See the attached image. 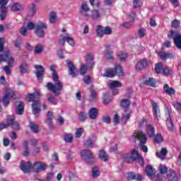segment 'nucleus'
<instances>
[{
    "label": "nucleus",
    "instance_id": "nucleus-12",
    "mask_svg": "<svg viewBox=\"0 0 181 181\" xmlns=\"http://www.w3.org/2000/svg\"><path fill=\"white\" fill-rule=\"evenodd\" d=\"M66 40L67 43L70 45V46H74V40H73V38H71L70 35H69V34H62L59 37V40L60 45H62V46L64 45V43H66Z\"/></svg>",
    "mask_w": 181,
    "mask_h": 181
},
{
    "label": "nucleus",
    "instance_id": "nucleus-13",
    "mask_svg": "<svg viewBox=\"0 0 181 181\" xmlns=\"http://www.w3.org/2000/svg\"><path fill=\"white\" fill-rule=\"evenodd\" d=\"M11 98H16L15 91L12 90L7 91L3 98V104L5 107H7V105H9V100H11Z\"/></svg>",
    "mask_w": 181,
    "mask_h": 181
},
{
    "label": "nucleus",
    "instance_id": "nucleus-51",
    "mask_svg": "<svg viewBox=\"0 0 181 181\" xmlns=\"http://www.w3.org/2000/svg\"><path fill=\"white\" fill-rule=\"evenodd\" d=\"M138 36L140 39L145 37L146 36V30L144 28H140L138 31Z\"/></svg>",
    "mask_w": 181,
    "mask_h": 181
},
{
    "label": "nucleus",
    "instance_id": "nucleus-60",
    "mask_svg": "<svg viewBox=\"0 0 181 181\" xmlns=\"http://www.w3.org/2000/svg\"><path fill=\"white\" fill-rule=\"evenodd\" d=\"M87 73V68L86 67V65L84 64H81V68H80V74L81 76H84Z\"/></svg>",
    "mask_w": 181,
    "mask_h": 181
},
{
    "label": "nucleus",
    "instance_id": "nucleus-44",
    "mask_svg": "<svg viewBox=\"0 0 181 181\" xmlns=\"http://www.w3.org/2000/svg\"><path fill=\"white\" fill-rule=\"evenodd\" d=\"M19 70L21 74H26L28 73V64H21L19 66Z\"/></svg>",
    "mask_w": 181,
    "mask_h": 181
},
{
    "label": "nucleus",
    "instance_id": "nucleus-38",
    "mask_svg": "<svg viewBox=\"0 0 181 181\" xmlns=\"http://www.w3.org/2000/svg\"><path fill=\"white\" fill-rule=\"evenodd\" d=\"M144 84L150 86V87H155L156 86V80L153 78H148L144 81Z\"/></svg>",
    "mask_w": 181,
    "mask_h": 181
},
{
    "label": "nucleus",
    "instance_id": "nucleus-7",
    "mask_svg": "<svg viewBox=\"0 0 181 181\" xmlns=\"http://www.w3.org/2000/svg\"><path fill=\"white\" fill-rule=\"evenodd\" d=\"M10 55L11 52L9 51H6L3 55L0 54V63L1 62H7L8 66L13 67L15 66V58L13 57H9Z\"/></svg>",
    "mask_w": 181,
    "mask_h": 181
},
{
    "label": "nucleus",
    "instance_id": "nucleus-28",
    "mask_svg": "<svg viewBox=\"0 0 181 181\" xmlns=\"http://www.w3.org/2000/svg\"><path fill=\"white\" fill-rule=\"evenodd\" d=\"M156 155L157 158H159V159L163 160L166 158V155H168V150H166L165 148H163L160 152H156Z\"/></svg>",
    "mask_w": 181,
    "mask_h": 181
},
{
    "label": "nucleus",
    "instance_id": "nucleus-55",
    "mask_svg": "<svg viewBox=\"0 0 181 181\" xmlns=\"http://www.w3.org/2000/svg\"><path fill=\"white\" fill-rule=\"evenodd\" d=\"M102 120L105 124H110L111 117H110V115H105L102 117Z\"/></svg>",
    "mask_w": 181,
    "mask_h": 181
},
{
    "label": "nucleus",
    "instance_id": "nucleus-46",
    "mask_svg": "<svg viewBox=\"0 0 181 181\" xmlns=\"http://www.w3.org/2000/svg\"><path fill=\"white\" fill-rule=\"evenodd\" d=\"M54 118V117L53 116V112L48 111L47 113V119L48 125H50L52 124V121H53Z\"/></svg>",
    "mask_w": 181,
    "mask_h": 181
},
{
    "label": "nucleus",
    "instance_id": "nucleus-35",
    "mask_svg": "<svg viewBox=\"0 0 181 181\" xmlns=\"http://www.w3.org/2000/svg\"><path fill=\"white\" fill-rule=\"evenodd\" d=\"M13 117L8 119L7 120V124L0 123V131H2V129H5V128H8L9 125H12L13 124Z\"/></svg>",
    "mask_w": 181,
    "mask_h": 181
},
{
    "label": "nucleus",
    "instance_id": "nucleus-50",
    "mask_svg": "<svg viewBox=\"0 0 181 181\" xmlns=\"http://www.w3.org/2000/svg\"><path fill=\"white\" fill-rule=\"evenodd\" d=\"M90 101H94L95 98H97V93H95V90L93 88H90Z\"/></svg>",
    "mask_w": 181,
    "mask_h": 181
},
{
    "label": "nucleus",
    "instance_id": "nucleus-27",
    "mask_svg": "<svg viewBox=\"0 0 181 181\" xmlns=\"http://www.w3.org/2000/svg\"><path fill=\"white\" fill-rule=\"evenodd\" d=\"M148 66V64L146 59H141L137 63V69L139 70H145Z\"/></svg>",
    "mask_w": 181,
    "mask_h": 181
},
{
    "label": "nucleus",
    "instance_id": "nucleus-40",
    "mask_svg": "<svg viewBox=\"0 0 181 181\" xmlns=\"http://www.w3.org/2000/svg\"><path fill=\"white\" fill-rule=\"evenodd\" d=\"M136 160L138 162V163H139L140 166H141V168H143L145 161L144 160V157H142V156H141V154H139V151H136Z\"/></svg>",
    "mask_w": 181,
    "mask_h": 181
},
{
    "label": "nucleus",
    "instance_id": "nucleus-45",
    "mask_svg": "<svg viewBox=\"0 0 181 181\" xmlns=\"http://www.w3.org/2000/svg\"><path fill=\"white\" fill-rule=\"evenodd\" d=\"M96 33L99 37H103L104 36V27L98 25L96 29Z\"/></svg>",
    "mask_w": 181,
    "mask_h": 181
},
{
    "label": "nucleus",
    "instance_id": "nucleus-26",
    "mask_svg": "<svg viewBox=\"0 0 181 181\" xmlns=\"http://www.w3.org/2000/svg\"><path fill=\"white\" fill-rule=\"evenodd\" d=\"M158 54L163 60H166V59H173V57H175V54L170 52H158Z\"/></svg>",
    "mask_w": 181,
    "mask_h": 181
},
{
    "label": "nucleus",
    "instance_id": "nucleus-25",
    "mask_svg": "<svg viewBox=\"0 0 181 181\" xmlns=\"http://www.w3.org/2000/svg\"><path fill=\"white\" fill-rule=\"evenodd\" d=\"M151 103L154 113L156 114V118L159 120V118H160V109H159V106L156 102L152 101Z\"/></svg>",
    "mask_w": 181,
    "mask_h": 181
},
{
    "label": "nucleus",
    "instance_id": "nucleus-56",
    "mask_svg": "<svg viewBox=\"0 0 181 181\" xmlns=\"http://www.w3.org/2000/svg\"><path fill=\"white\" fill-rule=\"evenodd\" d=\"M65 142H68L69 144H71L73 142V134H66L64 136Z\"/></svg>",
    "mask_w": 181,
    "mask_h": 181
},
{
    "label": "nucleus",
    "instance_id": "nucleus-5",
    "mask_svg": "<svg viewBox=\"0 0 181 181\" xmlns=\"http://www.w3.org/2000/svg\"><path fill=\"white\" fill-rule=\"evenodd\" d=\"M47 29V24L42 22V21H37L35 23V30H34V32L37 36V37L43 38L45 36H46V30Z\"/></svg>",
    "mask_w": 181,
    "mask_h": 181
},
{
    "label": "nucleus",
    "instance_id": "nucleus-36",
    "mask_svg": "<svg viewBox=\"0 0 181 181\" xmlns=\"http://www.w3.org/2000/svg\"><path fill=\"white\" fill-rule=\"evenodd\" d=\"M98 156L101 160H104V162H107L108 160L109 156L107 153L104 150L99 151Z\"/></svg>",
    "mask_w": 181,
    "mask_h": 181
},
{
    "label": "nucleus",
    "instance_id": "nucleus-15",
    "mask_svg": "<svg viewBox=\"0 0 181 181\" xmlns=\"http://www.w3.org/2000/svg\"><path fill=\"white\" fill-rule=\"evenodd\" d=\"M34 68L37 70L35 76L38 81L42 82L43 80V74H45V68L42 65H35Z\"/></svg>",
    "mask_w": 181,
    "mask_h": 181
},
{
    "label": "nucleus",
    "instance_id": "nucleus-48",
    "mask_svg": "<svg viewBox=\"0 0 181 181\" xmlns=\"http://www.w3.org/2000/svg\"><path fill=\"white\" fill-rule=\"evenodd\" d=\"M83 134H84V129L83 128L76 129L75 136L76 138H81V136H83Z\"/></svg>",
    "mask_w": 181,
    "mask_h": 181
},
{
    "label": "nucleus",
    "instance_id": "nucleus-33",
    "mask_svg": "<svg viewBox=\"0 0 181 181\" xmlns=\"http://www.w3.org/2000/svg\"><path fill=\"white\" fill-rule=\"evenodd\" d=\"M36 4H32L31 5H30L28 6V16H30L32 18V16H35V15L36 14Z\"/></svg>",
    "mask_w": 181,
    "mask_h": 181
},
{
    "label": "nucleus",
    "instance_id": "nucleus-42",
    "mask_svg": "<svg viewBox=\"0 0 181 181\" xmlns=\"http://www.w3.org/2000/svg\"><path fill=\"white\" fill-rule=\"evenodd\" d=\"M24 151L23 153V156H29V147L28 146V141H25L23 143Z\"/></svg>",
    "mask_w": 181,
    "mask_h": 181
},
{
    "label": "nucleus",
    "instance_id": "nucleus-34",
    "mask_svg": "<svg viewBox=\"0 0 181 181\" xmlns=\"http://www.w3.org/2000/svg\"><path fill=\"white\" fill-rule=\"evenodd\" d=\"M146 132H147V135L150 138H152V137L155 136V128L153 127L152 125L148 124L147 126Z\"/></svg>",
    "mask_w": 181,
    "mask_h": 181
},
{
    "label": "nucleus",
    "instance_id": "nucleus-20",
    "mask_svg": "<svg viewBox=\"0 0 181 181\" xmlns=\"http://www.w3.org/2000/svg\"><path fill=\"white\" fill-rule=\"evenodd\" d=\"M32 168V163L30 162L21 161V169L24 173H29L30 168Z\"/></svg>",
    "mask_w": 181,
    "mask_h": 181
},
{
    "label": "nucleus",
    "instance_id": "nucleus-63",
    "mask_svg": "<svg viewBox=\"0 0 181 181\" xmlns=\"http://www.w3.org/2000/svg\"><path fill=\"white\" fill-rule=\"evenodd\" d=\"M163 74H165V76H169V74H172L173 71L169 69V67L163 68Z\"/></svg>",
    "mask_w": 181,
    "mask_h": 181
},
{
    "label": "nucleus",
    "instance_id": "nucleus-62",
    "mask_svg": "<svg viewBox=\"0 0 181 181\" xmlns=\"http://www.w3.org/2000/svg\"><path fill=\"white\" fill-rule=\"evenodd\" d=\"M92 19H98L100 18V13L97 10H93L92 11Z\"/></svg>",
    "mask_w": 181,
    "mask_h": 181
},
{
    "label": "nucleus",
    "instance_id": "nucleus-6",
    "mask_svg": "<svg viewBox=\"0 0 181 181\" xmlns=\"http://www.w3.org/2000/svg\"><path fill=\"white\" fill-rule=\"evenodd\" d=\"M122 158L127 163H132L136 160V148H134L130 151L129 154L122 153Z\"/></svg>",
    "mask_w": 181,
    "mask_h": 181
},
{
    "label": "nucleus",
    "instance_id": "nucleus-30",
    "mask_svg": "<svg viewBox=\"0 0 181 181\" xmlns=\"http://www.w3.org/2000/svg\"><path fill=\"white\" fill-rule=\"evenodd\" d=\"M115 74H117V76H118V77L119 78H122V77H124V69H122V66H121V65H117L115 66Z\"/></svg>",
    "mask_w": 181,
    "mask_h": 181
},
{
    "label": "nucleus",
    "instance_id": "nucleus-24",
    "mask_svg": "<svg viewBox=\"0 0 181 181\" xmlns=\"http://www.w3.org/2000/svg\"><path fill=\"white\" fill-rule=\"evenodd\" d=\"M88 117L90 119H97V117H98V109L92 107L88 111Z\"/></svg>",
    "mask_w": 181,
    "mask_h": 181
},
{
    "label": "nucleus",
    "instance_id": "nucleus-17",
    "mask_svg": "<svg viewBox=\"0 0 181 181\" xmlns=\"http://www.w3.org/2000/svg\"><path fill=\"white\" fill-rule=\"evenodd\" d=\"M46 169H47V165L42 161L35 163L33 166L35 172H43V170H46Z\"/></svg>",
    "mask_w": 181,
    "mask_h": 181
},
{
    "label": "nucleus",
    "instance_id": "nucleus-1",
    "mask_svg": "<svg viewBox=\"0 0 181 181\" xmlns=\"http://www.w3.org/2000/svg\"><path fill=\"white\" fill-rule=\"evenodd\" d=\"M40 93L36 92L34 93H28L26 95V100L28 103H33L32 108H33V113L34 115H39L40 114Z\"/></svg>",
    "mask_w": 181,
    "mask_h": 181
},
{
    "label": "nucleus",
    "instance_id": "nucleus-29",
    "mask_svg": "<svg viewBox=\"0 0 181 181\" xmlns=\"http://www.w3.org/2000/svg\"><path fill=\"white\" fill-rule=\"evenodd\" d=\"M24 108L25 103H23V102H19L16 107V114H17V115H22L24 112Z\"/></svg>",
    "mask_w": 181,
    "mask_h": 181
},
{
    "label": "nucleus",
    "instance_id": "nucleus-61",
    "mask_svg": "<svg viewBox=\"0 0 181 181\" xmlns=\"http://www.w3.org/2000/svg\"><path fill=\"white\" fill-rule=\"evenodd\" d=\"M145 124H146V119H145V117H143L139 121V128H144V127H145Z\"/></svg>",
    "mask_w": 181,
    "mask_h": 181
},
{
    "label": "nucleus",
    "instance_id": "nucleus-21",
    "mask_svg": "<svg viewBox=\"0 0 181 181\" xmlns=\"http://www.w3.org/2000/svg\"><path fill=\"white\" fill-rule=\"evenodd\" d=\"M146 173L149 179H153V176H155V173H156V170L151 165H147L146 168Z\"/></svg>",
    "mask_w": 181,
    "mask_h": 181
},
{
    "label": "nucleus",
    "instance_id": "nucleus-9",
    "mask_svg": "<svg viewBox=\"0 0 181 181\" xmlns=\"http://www.w3.org/2000/svg\"><path fill=\"white\" fill-rule=\"evenodd\" d=\"M168 37L173 39L175 46L178 49H181V35H179L177 31H170Z\"/></svg>",
    "mask_w": 181,
    "mask_h": 181
},
{
    "label": "nucleus",
    "instance_id": "nucleus-52",
    "mask_svg": "<svg viewBox=\"0 0 181 181\" xmlns=\"http://www.w3.org/2000/svg\"><path fill=\"white\" fill-rule=\"evenodd\" d=\"M158 169L160 175H165V173L168 172V168L166 167L165 165L160 164Z\"/></svg>",
    "mask_w": 181,
    "mask_h": 181
},
{
    "label": "nucleus",
    "instance_id": "nucleus-39",
    "mask_svg": "<svg viewBox=\"0 0 181 181\" xmlns=\"http://www.w3.org/2000/svg\"><path fill=\"white\" fill-rule=\"evenodd\" d=\"M94 56L91 54H87V64H88V67H93L94 66Z\"/></svg>",
    "mask_w": 181,
    "mask_h": 181
},
{
    "label": "nucleus",
    "instance_id": "nucleus-32",
    "mask_svg": "<svg viewBox=\"0 0 181 181\" xmlns=\"http://www.w3.org/2000/svg\"><path fill=\"white\" fill-rule=\"evenodd\" d=\"M29 127H30V129L34 134H37L39 132V124H37L32 121H30V122H29Z\"/></svg>",
    "mask_w": 181,
    "mask_h": 181
},
{
    "label": "nucleus",
    "instance_id": "nucleus-59",
    "mask_svg": "<svg viewBox=\"0 0 181 181\" xmlns=\"http://www.w3.org/2000/svg\"><path fill=\"white\" fill-rule=\"evenodd\" d=\"M27 29H28V30H33V29L35 30H36V23H33V22H29L27 24Z\"/></svg>",
    "mask_w": 181,
    "mask_h": 181
},
{
    "label": "nucleus",
    "instance_id": "nucleus-22",
    "mask_svg": "<svg viewBox=\"0 0 181 181\" xmlns=\"http://www.w3.org/2000/svg\"><path fill=\"white\" fill-rule=\"evenodd\" d=\"M24 8H25V5L18 2L13 3L11 6V11H13V12L23 11Z\"/></svg>",
    "mask_w": 181,
    "mask_h": 181
},
{
    "label": "nucleus",
    "instance_id": "nucleus-4",
    "mask_svg": "<svg viewBox=\"0 0 181 181\" xmlns=\"http://www.w3.org/2000/svg\"><path fill=\"white\" fill-rule=\"evenodd\" d=\"M129 105H131V100L128 99H122L120 101V107L124 108V112L122 113V118L125 121H128L131 118V114L132 111L129 110Z\"/></svg>",
    "mask_w": 181,
    "mask_h": 181
},
{
    "label": "nucleus",
    "instance_id": "nucleus-41",
    "mask_svg": "<svg viewBox=\"0 0 181 181\" xmlns=\"http://www.w3.org/2000/svg\"><path fill=\"white\" fill-rule=\"evenodd\" d=\"M104 57H105L107 60H112V59H114V54H112V52L106 49L104 52Z\"/></svg>",
    "mask_w": 181,
    "mask_h": 181
},
{
    "label": "nucleus",
    "instance_id": "nucleus-49",
    "mask_svg": "<svg viewBox=\"0 0 181 181\" xmlns=\"http://www.w3.org/2000/svg\"><path fill=\"white\" fill-rule=\"evenodd\" d=\"M100 170L98 169V167H94L92 169V175H93V177H98V176H100Z\"/></svg>",
    "mask_w": 181,
    "mask_h": 181
},
{
    "label": "nucleus",
    "instance_id": "nucleus-47",
    "mask_svg": "<svg viewBox=\"0 0 181 181\" xmlns=\"http://www.w3.org/2000/svg\"><path fill=\"white\" fill-rule=\"evenodd\" d=\"M57 19V17L56 16V13L54 11L51 12L49 15V23H55Z\"/></svg>",
    "mask_w": 181,
    "mask_h": 181
},
{
    "label": "nucleus",
    "instance_id": "nucleus-11",
    "mask_svg": "<svg viewBox=\"0 0 181 181\" xmlns=\"http://www.w3.org/2000/svg\"><path fill=\"white\" fill-rule=\"evenodd\" d=\"M165 117H166L167 128L170 132H173V129H175V124H173V122H172V117H170L169 107H168V106L165 107Z\"/></svg>",
    "mask_w": 181,
    "mask_h": 181
},
{
    "label": "nucleus",
    "instance_id": "nucleus-8",
    "mask_svg": "<svg viewBox=\"0 0 181 181\" xmlns=\"http://www.w3.org/2000/svg\"><path fill=\"white\" fill-rule=\"evenodd\" d=\"M8 0H0V19L1 21H5L6 18V13H8Z\"/></svg>",
    "mask_w": 181,
    "mask_h": 181
},
{
    "label": "nucleus",
    "instance_id": "nucleus-31",
    "mask_svg": "<svg viewBox=\"0 0 181 181\" xmlns=\"http://www.w3.org/2000/svg\"><path fill=\"white\" fill-rule=\"evenodd\" d=\"M167 177H168V180L170 181H178L177 175H176V173L173 170H170L168 174Z\"/></svg>",
    "mask_w": 181,
    "mask_h": 181
},
{
    "label": "nucleus",
    "instance_id": "nucleus-37",
    "mask_svg": "<svg viewBox=\"0 0 181 181\" xmlns=\"http://www.w3.org/2000/svg\"><path fill=\"white\" fill-rule=\"evenodd\" d=\"M164 92L165 94H168V95H172L175 94V89L173 88L169 87V85L165 84L163 87Z\"/></svg>",
    "mask_w": 181,
    "mask_h": 181
},
{
    "label": "nucleus",
    "instance_id": "nucleus-43",
    "mask_svg": "<svg viewBox=\"0 0 181 181\" xmlns=\"http://www.w3.org/2000/svg\"><path fill=\"white\" fill-rule=\"evenodd\" d=\"M117 56L120 62H125V60H127L128 57V54H127V52H119Z\"/></svg>",
    "mask_w": 181,
    "mask_h": 181
},
{
    "label": "nucleus",
    "instance_id": "nucleus-54",
    "mask_svg": "<svg viewBox=\"0 0 181 181\" xmlns=\"http://www.w3.org/2000/svg\"><path fill=\"white\" fill-rule=\"evenodd\" d=\"M78 119L81 122H84V121H86L87 119V114H86L84 112H80L78 114Z\"/></svg>",
    "mask_w": 181,
    "mask_h": 181
},
{
    "label": "nucleus",
    "instance_id": "nucleus-19",
    "mask_svg": "<svg viewBox=\"0 0 181 181\" xmlns=\"http://www.w3.org/2000/svg\"><path fill=\"white\" fill-rule=\"evenodd\" d=\"M130 18L132 20L129 22H126L122 24V26L123 28H125L126 29H129L130 27H132L134 23H135V18H136V14L135 13H132L130 14Z\"/></svg>",
    "mask_w": 181,
    "mask_h": 181
},
{
    "label": "nucleus",
    "instance_id": "nucleus-18",
    "mask_svg": "<svg viewBox=\"0 0 181 181\" xmlns=\"http://www.w3.org/2000/svg\"><path fill=\"white\" fill-rule=\"evenodd\" d=\"M103 77H107V78H112L115 76V69L113 68H107L105 69L102 74Z\"/></svg>",
    "mask_w": 181,
    "mask_h": 181
},
{
    "label": "nucleus",
    "instance_id": "nucleus-10",
    "mask_svg": "<svg viewBox=\"0 0 181 181\" xmlns=\"http://www.w3.org/2000/svg\"><path fill=\"white\" fill-rule=\"evenodd\" d=\"M82 159L87 163H93L94 162V157H93V152L90 150H83L81 152Z\"/></svg>",
    "mask_w": 181,
    "mask_h": 181
},
{
    "label": "nucleus",
    "instance_id": "nucleus-23",
    "mask_svg": "<svg viewBox=\"0 0 181 181\" xmlns=\"http://www.w3.org/2000/svg\"><path fill=\"white\" fill-rule=\"evenodd\" d=\"M108 87L110 90H114V88H119L122 87V83L119 81H111L108 83Z\"/></svg>",
    "mask_w": 181,
    "mask_h": 181
},
{
    "label": "nucleus",
    "instance_id": "nucleus-64",
    "mask_svg": "<svg viewBox=\"0 0 181 181\" xmlns=\"http://www.w3.org/2000/svg\"><path fill=\"white\" fill-rule=\"evenodd\" d=\"M165 177H163V175H162V174H158L156 177H155V181H165Z\"/></svg>",
    "mask_w": 181,
    "mask_h": 181
},
{
    "label": "nucleus",
    "instance_id": "nucleus-3",
    "mask_svg": "<svg viewBox=\"0 0 181 181\" xmlns=\"http://www.w3.org/2000/svg\"><path fill=\"white\" fill-rule=\"evenodd\" d=\"M52 74V80L55 81V84L53 85V83L49 82L47 84V88L48 90L56 94V95H59L58 91H62V90H63V83L62 81H59V75H57L56 72Z\"/></svg>",
    "mask_w": 181,
    "mask_h": 181
},
{
    "label": "nucleus",
    "instance_id": "nucleus-57",
    "mask_svg": "<svg viewBox=\"0 0 181 181\" xmlns=\"http://www.w3.org/2000/svg\"><path fill=\"white\" fill-rule=\"evenodd\" d=\"M156 73H162L163 71V66L162 65V64H158L157 65H156Z\"/></svg>",
    "mask_w": 181,
    "mask_h": 181
},
{
    "label": "nucleus",
    "instance_id": "nucleus-16",
    "mask_svg": "<svg viewBox=\"0 0 181 181\" xmlns=\"http://www.w3.org/2000/svg\"><path fill=\"white\" fill-rule=\"evenodd\" d=\"M95 141H97V137H95V136H93L85 140L83 142V145L86 148L91 149L94 148Z\"/></svg>",
    "mask_w": 181,
    "mask_h": 181
},
{
    "label": "nucleus",
    "instance_id": "nucleus-2",
    "mask_svg": "<svg viewBox=\"0 0 181 181\" xmlns=\"http://www.w3.org/2000/svg\"><path fill=\"white\" fill-rule=\"evenodd\" d=\"M136 139L138 142V147L144 153H148V146L146 142L148 141V136L142 130H138L136 132Z\"/></svg>",
    "mask_w": 181,
    "mask_h": 181
},
{
    "label": "nucleus",
    "instance_id": "nucleus-58",
    "mask_svg": "<svg viewBox=\"0 0 181 181\" xmlns=\"http://www.w3.org/2000/svg\"><path fill=\"white\" fill-rule=\"evenodd\" d=\"M88 12H90V11L79 10V13L83 18H90V14H88Z\"/></svg>",
    "mask_w": 181,
    "mask_h": 181
},
{
    "label": "nucleus",
    "instance_id": "nucleus-14",
    "mask_svg": "<svg viewBox=\"0 0 181 181\" xmlns=\"http://www.w3.org/2000/svg\"><path fill=\"white\" fill-rule=\"evenodd\" d=\"M66 63L68 67L69 76H71V77H76L77 76V73H78V71H77L76 66L74 64H73V62L69 59H66Z\"/></svg>",
    "mask_w": 181,
    "mask_h": 181
},
{
    "label": "nucleus",
    "instance_id": "nucleus-53",
    "mask_svg": "<svg viewBox=\"0 0 181 181\" xmlns=\"http://www.w3.org/2000/svg\"><path fill=\"white\" fill-rule=\"evenodd\" d=\"M11 67L12 66H10L9 65H6L3 67V70L7 76H11L12 74V70L11 69Z\"/></svg>",
    "mask_w": 181,
    "mask_h": 181
}]
</instances>
